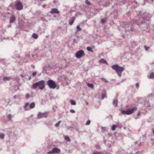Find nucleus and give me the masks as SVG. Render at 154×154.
<instances>
[{
	"label": "nucleus",
	"instance_id": "obj_30",
	"mask_svg": "<svg viewBox=\"0 0 154 154\" xmlns=\"http://www.w3.org/2000/svg\"><path fill=\"white\" fill-rule=\"evenodd\" d=\"M0 138L1 139H3L4 138V135L2 134H0Z\"/></svg>",
	"mask_w": 154,
	"mask_h": 154
},
{
	"label": "nucleus",
	"instance_id": "obj_40",
	"mask_svg": "<svg viewBox=\"0 0 154 154\" xmlns=\"http://www.w3.org/2000/svg\"><path fill=\"white\" fill-rule=\"evenodd\" d=\"M97 154H102L100 152H98V153H97Z\"/></svg>",
	"mask_w": 154,
	"mask_h": 154
},
{
	"label": "nucleus",
	"instance_id": "obj_32",
	"mask_svg": "<svg viewBox=\"0 0 154 154\" xmlns=\"http://www.w3.org/2000/svg\"><path fill=\"white\" fill-rule=\"evenodd\" d=\"M11 79L10 77H6L4 78V79L5 80H8Z\"/></svg>",
	"mask_w": 154,
	"mask_h": 154
},
{
	"label": "nucleus",
	"instance_id": "obj_18",
	"mask_svg": "<svg viewBox=\"0 0 154 154\" xmlns=\"http://www.w3.org/2000/svg\"><path fill=\"white\" fill-rule=\"evenodd\" d=\"M154 77V73H151L149 76V78L150 79H152Z\"/></svg>",
	"mask_w": 154,
	"mask_h": 154
},
{
	"label": "nucleus",
	"instance_id": "obj_28",
	"mask_svg": "<svg viewBox=\"0 0 154 154\" xmlns=\"http://www.w3.org/2000/svg\"><path fill=\"white\" fill-rule=\"evenodd\" d=\"M90 122H91L90 121V120H88V121H87V122L86 123V125H89L90 124Z\"/></svg>",
	"mask_w": 154,
	"mask_h": 154
},
{
	"label": "nucleus",
	"instance_id": "obj_19",
	"mask_svg": "<svg viewBox=\"0 0 154 154\" xmlns=\"http://www.w3.org/2000/svg\"><path fill=\"white\" fill-rule=\"evenodd\" d=\"M87 85L90 88H92L94 87V85L92 84L88 83Z\"/></svg>",
	"mask_w": 154,
	"mask_h": 154
},
{
	"label": "nucleus",
	"instance_id": "obj_36",
	"mask_svg": "<svg viewBox=\"0 0 154 154\" xmlns=\"http://www.w3.org/2000/svg\"><path fill=\"white\" fill-rule=\"evenodd\" d=\"M70 112L72 113H74L75 112V111L73 110H70Z\"/></svg>",
	"mask_w": 154,
	"mask_h": 154
},
{
	"label": "nucleus",
	"instance_id": "obj_29",
	"mask_svg": "<svg viewBox=\"0 0 154 154\" xmlns=\"http://www.w3.org/2000/svg\"><path fill=\"white\" fill-rule=\"evenodd\" d=\"M77 28L78 31H80L81 30V28L79 26H77Z\"/></svg>",
	"mask_w": 154,
	"mask_h": 154
},
{
	"label": "nucleus",
	"instance_id": "obj_14",
	"mask_svg": "<svg viewBox=\"0 0 154 154\" xmlns=\"http://www.w3.org/2000/svg\"><path fill=\"white\" fill-rule=\"evenodd\" d=\"M38 82H37L33 84L32 85L33 87L35 88H36L38 86Z\"/></svg>",
	"mask_w": 154,
	"mask_h": 154
},
{
	"label": "nucleus",
	"instance_id": "obj_26",
	"mask_svg": "<svg viewBox=\"0 0 154 154\" xmlns=\"http://www.w3.org/2000/svg\"><path fill=\"white\" fill-rule=\"evenodd\" d=\"M101 79L102 80V81H103L105 83H106L108 82V81H107L106 79H104L103 78H101Z\"/></svg>",
	"mask_w": 154,
	"mask_h": 154
},
{
	"label": "nucleus",
	"instance_id": "obj_11",
	"mask_svg": "<svg viewBox=\"0 0 154 154\" xmlns=\"http://www.w3.org/2000/svg\"><path fill=\"white\" fill-rule=\"evenodd\" d=\"M15 20V17L14 16H12L10 17V22L11 23H13Z\"/></svg>",
	"mask_w": 154,
	"mask_h": 154
},
{
	"label": "nucleus",
	"instance_id": "obj_10",
	"mask_svg": "<svg viewBox=\"0 0 154 154\" xmlns=\"http://www.w3.org/2000/svg\"><path fill=\"white\" fill-rule=\"evenodd\" d=\"M52 14L58 13H59L58 10L56 8L53 9L51 12Z\"/></svg>",
	"mask_w": 154,
	"mask_h": 154
},
{
	"label": "nucleus",
	"instance_id": "obj_21",
	"mask_svg": "<svg viewBox=\"0 0 154 154\" xmlns=\"http://www.w3.org/2000/svg\"><path fill=\"white\" fill-rule=\"evenodd\" d=\"M70 102L72 105H75L76 104L75 102L73 100H71Z\"/></svg>",
	"mask_w": 154,
	"mask_h": 154
},
{
	"label": "nucleus",
	"instance_id": "obj_9",
	"mask_svg": "<svg viewBox=\"0 0 154 154\" xmlns=\"http://www.w3.org/2000/svg\"><path fill=\"white\" fill-rule=\"evenodd\" d=\"M53 152L54 153H59L60 152V150L57 148H54L53 149Z\"/></svg>",
	"mask_w": 154,
	"mask_h": 154
},
{
	"label": "nucleus",
	"instance_id": "obj_2",
	"mask_svg": "<svg viewBox=\"0 0 154 154\" xmlns=\"http://www.w3.org/2000/svg\"><path fill=\"white\" fill-rule=\"evenodd\" d=\"M47 84L49 87L52 89H54L56 87L57 85L55 82L52 80H49L47 82Z\"/></svg>",
	"mask_w": 154,
	"mask_h": 154
},
{
	"label": "nucleus",
	"instance_id": "obj_23",
	"mask_svg": "<svg viewBox=\"0 0 154 154\" xmlns=\"http://www.w3.org/2000/svg\"><path fill=\"white\" fill-rule=\"evenodd\" d=\"M65 139L68 141H70V138L69 137L66 136L65 137Z\"/></svg>",
	"mask_w": 154,
	"mask_h": 154
},
{
	"label": "nucleus",
	"instance_id": "obj_25",
	"mask_svg": "<svg viewBox=\"0 0 154 154\" xmlns=\"http://www.w3.org/2000/svg\"><path fill=\"white\" fill-rule=\"evenodd\" d=\"M60 122H61V121H59L57 123H56L55 125V126L56 127H58L59 125L60 124Z\"/></svg>",
	"mask_w": 154,
	"mask_h": 154
},
{
	"label": "nucleus",
	"instance_id": "obj_3",
	"mask_svg": "<svg viewBox=\"0 0 154 154\" xmlns=\"http://www.w3.org/2000/svg\"><path fill=\"white\" fill-rule=\"evenodd\" d=\"M137 109L136 107H134L132 109L124 111L122 110V112L123 114L130 115L133 113L134 111H136L137 110Z\"/></svg>",
	"mask_w": 154,
	"mask_h": 154
},
{
	"label": "nucleus",
	"instance_id": "obj_1",
	"mask_svg": "<svg viewBox=\"0 0 154 154\" xmlns=\"http://www.w3.org/2000/svg\"><path fill=\"white\" fill-rule=\"evenodd\" d=\"M112 69L115 70L116 73L120 76L121 75V74L122 72L124 70V68L123 67L119 66L117 65H115L112 66Z\"/></svg>",
	"mask_w": 154,
	"mask_h": 154
},
{
	"label": "nucleus",
	"instance_id": "obj_42",
	"mask_svg": "<svg viewBox=\"0 0 154 154\" xmlns=\"http://www.w3.org/2000/svg\"><path fill=\"white\" fill-rule=\"evenodd\" d=\"M154 1V0H152V2H153Z\"/></svg>",
	"mask_w": 154,
	"mask_h": 154
},
{
	"label": "nucleus",
	"instance_id": "obj_7",
	"mask_svg": "<svg viewBox=\"0 0 154 154\" xmlns=\"http://www.w3.org/2000/svg\"><path fill=\"white\" fill-rule=\"evenodd\" d=\"M47 116V114L45 113H39L38 114V117L39 118H41L43 117H46Z\"/></svg>",
	"mask_w": 154,
	"mask_h": 154
},
{
	"label": "nucleus",
	"instance_id": "obj_17",
	"mask_svg": "<svg viewBox=\"0 0 154 154\" xmlns=\"http://www.w3.org/2000/svg\"><path fill=\"white\" fill-rule=\"evenodd\" d=\"M32 37L35 39H37L38 37L37 35L35 33H34L32 35Z\"/></svg>",
	"mask_w": 154,
	"mask_h": 154
},
{
	"label": "nucleus",
	"instance_id": "obj_33",
	"mask_svg": "<svg viewBox=\"0 0 154 154\" xmlns=\"http://www.w3.org/2000/svg\"><path fill=\"white\" fill-rule=\"evenodd\" d=\"M53 153H54V152H53V149L51 151H49L48 152V154H51Z\"/></svg>",
	"mask_w": 154,
	"mask_h": 154
},
{
	"label": "nucleus",
	"instance_id": "obj_31",
	"mask_svg": "<svg viewBox=\"0 0 154 154\" xmlns=\"http://www.w3.org/2000/svg\"><path fill=\"white\" fill-rule=\"evenodd\" d=\"M106 21V19H103L101 20V22L102 23H104Z\"/></svg>",
	"mask_w": 154,
	"mask_h": 154
},
{
	"label": "nucleus",
	"instance_id": "obj_34",
	"mask_svg": "<svg viewBox=\"0 0 154 154\" xmlns=\"http://www.w3.org/2000/svg\"><path fill=\"white\" fill-rule=\"evenodd\" d=\"M26 98H28L29 97L30 95L28 94H26Z\"/></svg>",
	"mask_w": 154,
	"mask_h": 154
},
{
	"label": "nucleus",
	"instance_id": "obj_41",
	"mask_svg": "<svg viewBox=\"0 0 154 154\" xmlns=\"http://www.w3.org/2000/svg\"><path fill=\"white\" fill-rule=\"evenodd\" d=\"M140 113H138V115H140Z\"/></svg>",
	"mask_w": 154,
	"mask_h": 154
},
{
	"label": "nucleus",
	"instance_id": "obj_43",
	"mask_svg": "<svg viewBox=\"0 0 154 154\" xmlns=\"http://www.w3.org/2000/svg\"><path fill=\"white\" fill-rule=\"evenodd\" d=\"M153 133H154V130H153Z\"/></svg>",
	"mask_w": 154,
	"mask_h": 154
},
{
	"label": "nucleus",
	"instance_id": "obj_27",
	"mask_svg": "<svg viewBox=\"0 0 154 154\" xmlns=\"http://www.w3.org/2000/svg\"><path fill=\"white\" fill-rule=\"evenodd\" d=\"M85 3L86 4L88 5H90L91 3L88 0H86L85 2Z\"/></svg>",
	"mask_w": 154,
	"mask_h": 154
},
{
	"label": "nucleus",
	"instance_id": "obj_6",
	"mask_svg": "<svg viewBox=\"0 0 154 154\" xmlns=\"http://www.w3.org/2000/svg\"><path fill=\"white\" fill-rule=\"evenodd\" d=\"M38 85L39 88L41 90L43 89L45 87L44 85L45 82L44 81H41L38 82Z\"/></svg>",
	"mask_w": 154,
	"mask_h": 154
},
{
	"label": "nucleus",
	"instance_id": "obj_12",
	"mask_svg": "<svg viewBox=\"0 0 154 154\" xmlns=\"http://www.w3.org/2000/svg\"><path fill=\"white\" fill-rule=\"evenodd\" d=\"M35 103H32L29 106V108L30 109L34 108L35 106Z\"/></svg>",
	"mask_w": 154,
	"mask_h": 154
},
{
	"label": "nucleus",
	"instance_id": "obj_24",
	"mask_svg": "<svg viewBox=\"0 0 154 154\" xmlns=\"http://www.w3.org/2000/svg\"><path fill=\"white\" fill-rule=\"evenodd\" d=\"M87 49L88 51H92V48L90 47H87Z\"/></svg>",
	"mask_w": 154,
	"mask_h": 154
},
{
	"label": "nucleus",
	"instance_id": "obj_8",
	"mask_svg": "<svg viewBox=\"0 0 154 154\" xmlns=\"http://www.w3.org/2000/svg\"><path fill=\"white\" fill-rule=\"evenodd\" d=\"M101 99H103L106 96V91L105 90H102L101 91Z\"/></svg>",
	"mask_w": 154,
	"mask_h": 154
},
{
	"label": "nucleus",
	"instance_id": "obj_15",
	"mask_svg": "<svg viewBox=\"0 0 154 154\" xmlns=\"http://www.w3.org/2000/svg\"><path fill=\"white\" fill-rule=\"evenodd\" d=\"M29 103H26L25 106H24V108L25 109V110H28V109L27 107L29 106Z\"/></svg>",
	"mask_w": 154,
	"mask_h": 154
},
{
	"label": "nucleus",
	"instance_id": "obj_13",
	"mask_svg": "<svg viewBox=\"0 0 154 154\" xmlns=\"http://www.w3.org/2000/svg\"><path fill=\"white\" fill-rule=\"evenodd\" d=\"M100 62L102 63H105L107 65L108 64L107 63L106 61L104 59H102L100 60Z\"/></svg>",
	"mask_w": 154,
	"mask_h": 154
},
{
	"label": "nucleus",
	"instance_id": "obj_39",
	"mask_svg": "<svg viewBox=\"0 0 154 154\" xmlns=\"http://www.w3.org/2000/svg\"><path fill=\"white\" fill-rule=\"evenodd\" d=\"M8 117L9 119H11V115H8Z\"/></svg>",
	"mask_w": 154,
	"mask_h": 154
},
{
	"label": "nucleus",
	"instance_id": "obj_5",
	"mask_svg": "<svg viewBox=\"0 0 154 154\" xmlns=\"http://www.w3.org/2000/svg\"><path fill=\"white\" fill-rule=\"evenodd\" d=\"M15 6L17 9L18 10H21L23 7L22 4L19 1L16 2Z\"/></svg>",
	"mask_w": 154,
	"mask_h": 154
},
{
	"label": "nucleus",
	"instance_id": "obj_16",
	"mask_svg": "<svg viewBox=\"0 0 154 154\" xmlns=\"http://www.w3.org/2000/svg\"><path fill=\"white\" fill-rule=\"evenodd\" d=\"M75 17H73L72 18V20L69 23V24L70 25H71L73 24V23L74 22V21L75 20Z\"/></svg>",
	"mask_w": 154,
	"mask_h": 154
},
{
	"label": "nucleus",
	"instance_id": "obj_4",
	"mask_svg": "<svg viewBox=\"0 0 154 154\" xmlns=\"http://www.w3.org/2000/svg\"><path fill=\"white\" fill-rule=\"evenodd\" d=\"M84 55V53L82 50H80L76 54V57L78 58H80Z\"/></svg>",
	"mask_w": 154,
	"mask_h": 154
},
{
	"label": "nucleus",
	"instance_id": "obj_44",
	"mask_svg": "<svg viewBox=\"0 0 154 154\" xmlns=\"http://www.w3.org/2000/svg\"><path fill=\"white\" fill-rule=\"evenodd\" d=\"M87 105H88V103H87Z\"/></svg>",
	"mask_w": 154,
	"mask_h": 154
},
{
	"label": "nucleus",
	"instance_id": "obj_37",
	"mask_svg": "<svg viewBox=\"0 0 154 154\" xmlns=\"http://www.w3.org/2000/svg\"><path fill=\"white\" fill-rule=\"evenodd\" d=\"M136 87L137 88H138L139 87V85L138 83H137L136 84Z\"/></svg>",
	"mask_w": 154,
	"mask_h": 154
},
{
	"label": "nucleus",
	"instance_id": "obj_22",
	"mask_svg": "<svg viewBox=\"0 0 154 154\" xmlns=\"http://www.w3.org/2000/svg\"><path fill=\"white\" fill-rule=\"evenodd\" d=\"M118 101L117 100H114L113 102V104L114 105L116 106L117 104Z\"/></svg>",
	"mask_w": 154,
	"mask_h": 154
},
{
	"label": "nucleus",
	"instance_id": "obj_20",
	"mask_svg": "<svg viewBox=\"0 0 154 154\" xmlns=\"http://www.w3.org/2000/svg\"><path fill=\"white\" fill-rule=\"evenodd\" d=\"M116 126L115 125H113L112 127V129L113 131H114L115 130L116 128Z\"/></svg>",
	"mask_w": 154,
	"mask_h": 154
},
{
	"label": "nucleus",
	"instance_id": "obj_35",
	"mask_svg": "<svg viewBox=\"0 0 154 154\" xmlns=\"http://www.w3.org/2000/svg\"><path fill=\"white\" fill-rule=\"evenodd\" d=\"M36 74V73L35 72H33V73H32V75L33 76H35Z\"/></svg>",
	"mask_w": 154,
	"mask_h": 154
},
{
	"label": "nucleus",
	"instance_id": "obj_38",
	"mask_svg": "<svg viewBox=\"0 0 154 154\" xmlns=\"http://www.w3.org/2000/svg\"><path fill=\"white\" fill-rule=\"evenodd\" d=\"M145 47V49H146V50H148V49L149 48H147L146 47V46H145V47Z\"/></svg>",
	"mask_w": 154,
	"mask_h": 154
}]
</instances>
